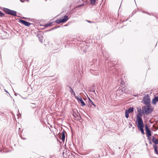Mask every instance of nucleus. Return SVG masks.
Wrapping results in <instances>:
<instances>
[{
	"mask_svg": "<svg viewBox=\"0 0 158 158\" xmlns=\"http://www.w3.org/2000/svg\"><path fill=\"white\" fill-rule=\"evenodd\" d=\"M3 11L7 14L11 15L14 16H17V12L15 10L4 8H3Z\"/></svg>",
	"mask_w": 158,
	"mask_h": 158,
	"instance_id": "nucleus-3",
	"label": "nucleus"
},
{
	"mask_svg": "<svg viewBox=\"0 0 158 158\" xmlns=\"http://www.w3.org/2000/svg\"><path fill=\"white\" fill-rule=\"evenodd\" d=\"M153 146L154 148V151L155 152L156 154H158V152L157 151V146L156 145H153Z\"/></svg>",
	"mask_w": 158,
	"mask_h": 158,
	"instance_id": "nucleus-17",
	"label": "nucleus"
},
{
	"mask_svg": "<svg viewBox=\"0 0 158 158\" xmlns=\"http://www.w3.org/2000/svg\"><path fill=\"white\" fill-rule=\"evenodd\" d=\"M143 102L146 105V106H149L151 105L150 98L148 95L147 96L143 98Z\"/></svg>",
	"mask_w": 158,
	"mask_h": 158,
	"instance_id": "nucleus-5",
	"label": "nucleus"
},
{
	"mask_svg": "<svg viewBox=\"0 0 158 158\" xmlns=\"http://www.w3.org/2000/svg\"><path fill=\"white\" fill-rule=\"evenodd\" d=\"M60 139L62 141V142H64V141H65V139Z\"/></svg>",
	"mask_w": 158,
	"mask_h": 158,
	"instance_id": "nucleus-27",
	"label": "nucleus"
},
{
	"mask_svg": "<svg viewBox=\"0 0 158 158\" xmlns=\"http://www.w3.org/2000/svg\"><path fill=\"white\" fill-rule=\"evenodd\" d=\"M52 23H48L45 24V26L46 27H48L51 26Z\"/></svg>",
	"mask_w": 158,
	"mask_h": 158,
	"instance_id": "nucleus-23",
	"label": "nucleus"
},
{
	"mask_svg": "<svg viewBox=\"0 0 158 158\" xmlns=\"http://www.w3.org/2000/svg\"><path fill=\"white\" fill-rule=\"evenodd\" d=\"M96 0H90L91 4L94 5L95 3Z\"/></svg>",
	"mask_w": 158,
	"mask_h": 158,
	"instance_id": "nucleus-22",
	"label": "nucleus"
},
{
	"mask_svg": "<svg viewBox=\"0 0 158 158\" xmlns=\"http://www.w3.org/2000/svg\"><path fill=\"white\" fill-rule=\"evenodd\" d=\"M20 1H21L22 2H24V1H22V0H20Z\"/></svg>",
	"mask_w": 158,
	"mask_h": 158,
	"instance_id": "nucleus-31",
	"label": "nucleus"
},
{
	"mask_svg": "<svg viewBox=\"0 0 158 158\" xmlns=\"http://www.w3.org/2000/svg\"><path fill=\"white\" fill-rule=\"evenodd\" d=\"M65 131H63L61 132V133L58 134L59 138H65Z\"/></svg>",
	"mask_w": 158,
	"mask_h": 158,
	"instance_id": "nucleus-9",
	"label": "nucleus"
},
{
	"mask_svg": "<svg viewBox=\"0 0 158 158\" xmlns=\"http://www.w3.org/2000/svg\"><path fill=\"white\" fill-rule=\"evenodd\" d=\"M145 130L147 136L148 137L152 135L151 131L149 129L147 125H146L145 126Z\"/></svg>",
	"mask_w": 158,
	"mask_h": 158,
	"instance_id": "nucleus-6",
	"label": "nucleus"
},
{
	"mask_svg": "<svg viewBox=\"0 0 158 158\" xmlns=\"http://www.w3.org/2000/svg\"><path fill=\"white\" fill-rule=\"evenodd\" d=\"M15 95H16V96H17V95H19V94H15Z\"/></svg>",
	"mask_w": 158,
	"mask_h": 158,
	"instance_id": "nucleus-30",
	"label": "nucleus"
},
{
	"mask_svg": "<svg viewBox=\"0 0 158 158\" xmlns=\"http://www.w3.org/2000/svg\"><path fill=\"white\" fill-rule=\"evenodd\" d=\"M69 88L70 89V92H71V93L75 97V94L73 90V89L70 86H69Z\"/></svg>",
	"mask_w": 158,
	"mask_h": 158,
	"instance_id": "nucleus-14",
	"label": "nucleus"
},
{
	"mask_svg": "<svg viewBox=\"0 0 158 158\" xmlns=\"http://www.w3.org/2000/svg\"><path fill=\"white\" fill-rule=\"evenodd\" d=\"M88 49V47L86 46H84L82 48L83 51L84 53H85L86 52Z\"/></svg>",
	"mask_w": 158,
	"mask_h": 158,
	"instance_id": "nucleus-15",
	"label": "nucleus"
},
{
	"mask_svg": "<svg viewBox=\"0 0 158 158\" xmlns=\"http://www.w3.org/2000/svg\"><path fill=\"white\" fill-rule=\"evenodd\" d=\"M83 2H84V3H85V4L87 3L88 0H81Z\"/></svg>",
	"mask_w": 158,
	"mask_h": 158,
	"instance_id": "nucleus-25",
	"label": "nucleus"
},
{
	"mask_svg": "<svg viewBox=\"0 0 158 158\" xmlns=\"http://www.w3.org/2000/svg\"><path fill=\"white\" fill-rule=\"evenodd\" d=\"M68 19V16L65 15L61 19L56 20V22L57 24H59L61 23H65Z\"/></svg>",
	"mask_w": 158,
	"mask_h": 158,
	"instance_id": "nucleus-4",
	"label": "nucleus"
},
{
	"mask_svg": "<svg viewBox=\"0 0 158 158\" xmlns=\"http://www.w3.org/2000/svg\"><path fill=\"white\" fill-rule=\"evenodd\" d=\"M152 140L155 145H156L158 143V139H152Z\"/></svg>",
	"mask_w": 158,
	"mask_h": 158,
	"instance_id": "nucleus-16",
	"label": "nucleus"
},
{
	"mask_svg": "<svg viewBox=\"0 0 158 158\" xmlns=\"http://www.w3.org/2000/svg\"><path fill=\"white\" fill-rule=\"evenodd\" d=\"M129 113H128L127 111H125V117L126 118H128L129 117Z\"/></svg>",
	"mask_w": 158,
	"mask_h": 158,
	"instance_id": "nucleus-20",
	"label": "nucleus"
},
{
	"mask_svg": "<svg viewBox=\"0 0 158 158\" xmlns=\"http://www.w3.org/2000/svg\"><path fill=\"white\" fill-rule=\"evenodd\" d=\"M75 98L77 99V101L79 102H80L81 103V106H84L85 105V103L82 100L81 98V96L77 97V96H75Z\"/></svg>",
	"mask_w": 158,
	"mask_h": 158,
	"instance_id": "nucleus-7",
	"label": "nucleus"
},
{
	"mask_svg": "<svg viewBox=\"0 0 158 158\" xmlns=\"http://www.w3.org/2000/svg\"><path fill=\"white\" fill-rule=\"evenodd\" d=\"M88 22H89V23H91V22L90 21H87Z\"/></svg>",
	"mask_w": 158,
	"mask_h": 158,
	"instance_id": "nucleus-33",
	"label": "nucleus"
},
{
	"mask_svg": "<svg viewBox=\"0 0 158 158\" xmlns=\"http://www.w3.org/2000/svg\"><path fill=\"white\" fill-rule=\"evenodd\" d=\"M5 91L6 92H7V93H8L7 91L5 89Z\"/></svg>",
	"mask_w": 158,
	"mask_h": 158,
	"instance_id": "nucleus-32",
	"label": "nucleus"
},
{
	"mask_svg": "<svg viewBox=\"0 0 158 158\" xmlns=\"http://www.w3.org/2000/svg\"><path fill=\"white\" fill-rule=\"evenodd\" d=\"M20 21L26 26H29L31 25V23L27 22L25 20H21Z\"/></svg>",
	"mask_w": 158,
	"mask_h": 158,
	"instance_id": "nucleus-8",
	"label": "nucleus"
},
{
	"mask_svg": "<svg viewBox=\"0 0 158 158\" xmlns=\"http://www.w3.org/2000/svg\"><path fill=\"white\" fill-rule=\"evenodd\" d=\"M157 102H158V96L155 97L152 99V103L154 105H156Z\"/></svg>",
	"mask_w": 158,
	"mask_h": 158,
	"instance_id": "nucleus-10",
	"label": "nucleus"
},
{
	"mask_svg": "<svg viewBox=\"0 0 158 158\" xmlns=\"http://www.w3.org/2000/svg\"><path fill=\"white\" fill-rule=\"evenodd\" d=\"M4 16V14L0 11V17H3Z\"/></svg>",
	"mask_w": 158,
	"mask_h": 158,
	"instance_id": "nucleus-24",
	"label": "nucleus"
},
{
	"mask_svg": "<svg viewBox=\"0 0 158 158\" xmlns=\"http://www.w3.org/2000/svg\"><path fill=\"white\" fill-rule=\"evenodd\" d=\"M134 108L133 107H130L128 109L126 110L128 113H130L133 111Z\"/></svg>",
	"mask_w": 158,
	"mask_h": 158,
	"instance_id": "nucleus-12",
	"label": "nucleus"
},
{
	"mask_svg": "<svg viewBox=\"0 0 158 158\" xmlns=\"http://www.w3.org/2000/svg\"><path fill=\"white\" fill-rule=\"evenodd\" d=\"M93 88L91 90H90V91L93 92L94 93L96 94V93H95V89H94V88L95 87V86L94 85H93Z\"/></svg>",
	"mask_w": 158,
	"mask_h": 158,
	"instance_id": "nucleus-19",
	"label": "nucleus"
},
{
	"mask_svg": "<svg viewBox=\"0 0 158 158\" xmlns=\"http://www.w3.org/2000/svg\"><path fill=\"white\" fill-rule=\"evenodd\" d=\"M120 90H121V91H122V90H121V89H120L119 90V91H120Z\"/></svg>",
	"mask_w": 158,
	"mask_h": 158,
	"instance_id": "nucleus-34",
	"label": "nucleus"
},
{
	"mask_svg": "<svg viewBox=\"0 0 158 158\" xmlns=\"http://www.w3.org/2000/svg\"><path fill=\"white\" fill-rule=\"evenodd\" d=\"M89 104H92L94 106V107H96V105L92 101L90 98H89Z\"/></svg>",
	"mask_w": 158,
	"mask_h": 158,
	"instance_id": "nucleus-18",
	"label": "nucleus"
},
{
	"mask_svg": "<svg viewBox=\"0 0 158 158\" xmlns=\"http://www.w3.org/2000/svg\"><path fill=\"white\" fill-rule=\"evenodd\" d=\"M40 41L41 42V43L43 42L42 40H41L40 39Z\"/></svg>",
	"mask_w": 158,
	"mask_h": 158,
	"instance_id": "nucleus-29",
	"label": "nucleus"
},
{
	"mask_svg": "<svg viewBox=\"0 0 158 158\" xmlns=\"http://www.w3.org/2000/svg\"><path fill=\"white\" fill-rule=\"evenodd\" d=\"M67 139H66V141H67Z\"/></svg>",
	"mask_w": 158,
	"mask_h": 158,
	"instance_id": "nucleus-36",
	"label": "nucleus"
},
{
	"mask_svg": "<svg viewBox=\"0 0 158 158\" xmlns=\"http://www.w3.org/2000/svg\"><path fill=\"white\" fill-rule=\"evenodd\" d=\"M30 106L31 107H32V108H34L36 107V105L35 104L33 103H31L30 104Z\"/></svg>",
	"mask_w": 158,
	"mask_h": 158,
	"instance_id": "nucleus-21",
	"label": "nucleus"
},
{
	"mask_svg": "<svg viewBox=\"0 0 158 158\" xmlns=\"http://www.w3.org/2000/svg\"><path fill=\"white\" fill-rule=\"evenodd\" d=\"M153 139H154V137H153Z\"/></svg>",
	"mask_w": 158,
	"mask_h": 158,
	"instance_id": "nucleus-35",
	"label": "nucleus"
},
{
	"mask_svg": "<svg viewBox=\"0 0 158 158\" xmlns=\"http://www.w3.org/2000/svg\"><path fill=\"white\" fill-rule=\"evenodd\" d=\"M73 114L74 116H78L79 115V113L77 110H73Z\"/></svg>",
	"mask_w": 158,
	"mask_h": 158,
	"instance_id": "nucleus-11",
	"label": "nucleus"
},
{
	"mask_svg": "<svg viewBox=\"0 0 158 158\" xmlns=\"http://www.w3.org/2000/svg\"><path fill=\"white\" fill-rule=\"evenodd\" d=\"M138 111L139 112V115L141 116H142L143 115V113H144L143 111L142 112V109L140 108L138 109Z\"/></svg>",
	"mask_w": 158,
	"mask_h": 158,
	"instance_id": "nucleus-13",
	"label": "nucleus"
},
{
	"mask_svg": "<svg viewBox=\"0 0 158 158\" xmlns=\"http://www.w3.org/2000/svg\"><path fill=\"white\" fill-rule=\"evenodd\" d=\"M9 152V151H3V152L4 153H6V152Z\"/></svg>",
	"mask_w": 158,
	"mask_h": 158,
	"instance_id": "nucleus-28",
	"label": "nucleus"
},
{
	"mask_svg": "<svg viewBox=\"0 0 158 158\" xmlns=\"http://www.w3.org/2000/svg\"><path fill=\"white\" fill-rule=\"evenodd\" d=\"M136 121L137 122V125L138 129L142 134H144V130L143 129L144 124L141 118L140 117L139 115H137V116Z\"/></svg>",
	"mask_w": 158,
	"mask_h": 158,
	"instance_id": "nucleus-1",
	"label": "nucleus"
},
{
	"mask_svg": "<svg viewBox=\"0 0 158 158\" xmlns=\"http://www.w3.org/2000/svg\"><path fill=\"white\" fill-rule=\"evenodd\" d=\"M142 109L144 113L146 115L151 113L153 111V108H151V105L144 106L142 107Z\"/></svg>",
	"mask_w": 158,
	"mask_h": 158,
	"instance_id": "nucleus-2",
	"label": "nucleus"
},
{
	"mask_svg": "<svg viewBox=\"0 0 158 158\" xmlns=\"http://www.w3.org/2000/svg\"><path fill=\"white\" fill-rule=\"evenodd\" d=\"M84 5V3H83V4L81 5H80L79 6H78V7H80V6H83Z\"/></svg>",
	"mask_w": 158,
	"mask_h": 158,
	"instance_id": "nucleus-26",
	"label": "nucleus"
}]
</instances>
